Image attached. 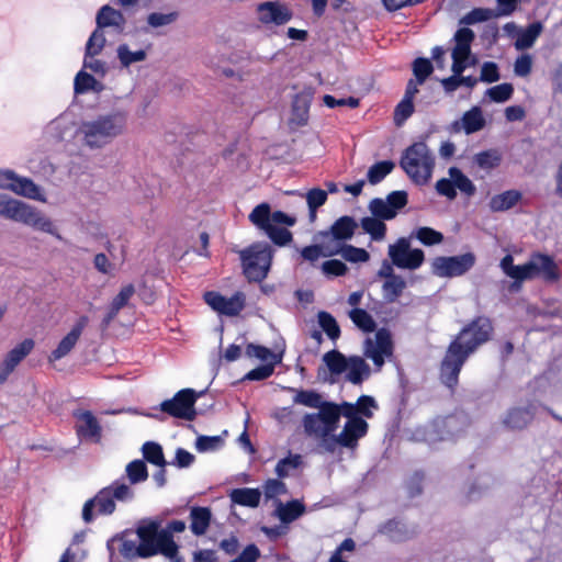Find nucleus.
Here are the masks:
<instances>
[{
    "mask_svg": "<svg viewBox=\"0 0 562 562\" xmlns=\"http://www.w3.org/2000/svg\"><path fill=\"white\" fill-rule=\"evenodd\" d=\"M246 353L249 357H254L261 361H265L267 363H273V366H276L282 361L283 352L273 353L270 349L266 347L250 344L247 346Z\"/></svg>",
    "mask_w": 562,
    "mask_h": 562,
    "instance_id": "nucleus-46",
    "label": "nucleus"
},
{
    "mask_svg": "<svg viewBox=\"0 0 562 562\" xmlns=\"http://www.w3.org/2000/svg\"><path fill=\"white\" fill-rule=\"evenodd\" d=\"M294 403L304 405L311 408L321 409L326 402H323L321 394L315 391H299L294 396Z\"/></svg>",
    "mask_w": 562,
    "mask_h": 562,
    "instance_id": "nucleus-55",
    "label": "nucleus"
},
{
    "mask_svg": "<svg viewBox=\"0 0 562 562\" xmlns=\"http://www.w3.org/2000/svg\"><path fill=\"white\" fill-rule=\"evenodd\" d=\"M369 210L373 216L382 221L392 220L396 216V212L390 206V203L380 198H375L370 202Z\"/></svg>",
    "mask_w": 562,
    "mask_h": 562,
    "instance_id": "nucleus-52",
    "label": "nucleus"
},
{
    "mask_svg": "<svg viewBox=\"0 0 562 562\" xmlns=\"http://www.w3.org/2000/svg\"><path fill=\"white\" fill-rule=\"evenodd\" d=\"M142 451L143 457L149 463L157 465L159 468H164L166 465L162 448L159 443L154 441H147L143 445Z\"/></svg>",
    "mask_w": 562,
    "mask_h": 562,
    "instance_id": "nucleus-47",
    "label": "nucleus"
},
{
    "mask_svg": "<svg viewBox=\"0 0 562 562\" xmlns=\"http://www.w3.org/2000/svg\"><path fill=\"white\" fill-rule=\"evenodd\" d=\"M532 279L541 278L548 282H554L559 278L558 267L554 260L543 254H533L530 256Z\"/></svg>",
    "mask_w": 562,
    "mask_h": 562,
    "instance_id": "nucleus-24",
    "label": "nucleus"
},
{
    "mask_svg": "<svg viewBox=\"0 0 562 562\" xmlns=\"http://www.w3.org/2000/svg\"><path fill=\"white\" fill-rule=\"evenodd\" d=\"M492 324L488 318L479 317L464 327L450 342L440 367V379L452 389L458 383L462 366L477 347L488 340Z\"/></svg>",
    "mask_w": 562,
    "mask_h": 562,
    "instance_id": "nucleus-1",
    "label": "nucleus"
},
{
    "mask_svg": "<svg viewBox=\"0 0 562 562\" xmlns=\"http://www.w3.org/2000/svg\"><path fill=\"white\" fill-rule=\"evenodd\" d=\"M475 263V256L465 252L459 256L437 257L431 262L432 273L440 278H454L467 273Z\"/></svg>",
    "mask_w": 562,
    "mask_h": 562,
    "instance_id": "nucleus-14",
    "label": "nucleus"
},
{
    "mask_svg": "<svg viewBox=\"0 0 562 562\" xmlns=\"http://www.w3.org/2000/svg\"><path fill=\"white\" fill-rule=\"evenodd\" d=\"M257 21L267 29L281 26L292 19L291 9L281 1H266L256 8Z\"/></svg>",
    "mask_w": 562,
    "mask_h": 562,
    "instance_id": "nucleus-17",
    "label": "nucleus"
},
{
    "mask_svg": "<svg viewBox=\"0 0 562 562\" xmlns=\"http://www.w3.org/2000/svg\"><path fill=\"white\" fill-rule=\"evenodd\" d=\"M521 193L517 190H507L491 198L488 206L493 212H503L512 209L520 200Z\"/></svg>",
    "mask_w": 562,
    "mask_h": 562,
    "instance_id": "nucleus-36",
    "label": "nucleus"
},
{
    "mask_svg": "<svg viewBox=\"0 0 562 562\" xmlns=\"http://www.w3.org/2000/svg\"><path fill=\"white\" fill-rule=\"evenodd\" d=\"M274 506V515L283 524H290L305 513V506L299 499H293L286 503L276 499Z\"/></svg>",
    "mask_w": 562,
    "mask_h": 562,
    "instance_id": "nucleus-31",
    "label": "nucleus"
},
{
    "mask_svg": "<svg viewBox=\"0 0 562 562\" xmlns=\"http://www.w3.org/2000/svg\"><path fill=\"white\" fill-rule=\"evenodd\" d=\"M211 510L207 507H192L190 510V529L193 535L202 536L206 532L211 522Z\"/></svg>",
    "mask_w": 562,
    "mask_h": 562,
    "instance_id": "nucleus-33",
    "label": "nucleus"
},
{
    "mask_svg": "<svg viewBox=\"0 0 562 562\" xmlns=\"http://www.w3.org/2000/svg\"><path fill=\"white\" fill-rule=\"evenodd\" d=\"M103 90V85L98 81L92 75L85 70H80L74 80L75 94H85L87 92H100Z\"/></svg>",
    "mask_w": 562,
    "mask_h": 562,
    "instance_id": "nucleus-37",
    "label": "nucleus"
},
{
    "mask_svg": "<svg viewBox=\"0 0 562 562\" xmlns=\"http://www.w3.org/2000/svg\"><path fill=\"white\" fill-rule=\"evenodd\" d=\"M347 422L344 425L339 435L327 440L326 450L333 452L337 445L346 448H355L358 440L366 436L369 425L361 417H346Z\"/></svg>",
    "mask_w": 562,
    "mask_h": 562,
    "instance_id": "nucleus-16",
    "label": "nucleus"
},
{
    "mask_svg": "<svg viewBox=\"0 0 562 562\" xmlns=\"http://www.w3.org/2000/svg\"><path fill=\"white\" fill-rule=\"evenodd\" d=\"M318 324L331 340H337L340 336V328L336 319L327 312H319L317 315Z\"/></svg>",
    "mask_w": 562,
    "mask_h": 562,
    "instance_id": "nucleus-54",
    "label": "nucleus"
},
{
    "mask_svg": "<svg viewBox=\"0 0 562 562\" xmlns=\"http://www.w3.org/2000/svg\"><path fill=\"white\" fill-rule=\"evenodd\" d=\"M405 286L406 283L403 278L400 276L391 277L383 283L384 297L390 302L395 301L402 294Z\"/></svg>",
    "mask_w": 562,
    "mask_h": 562,
    "instance_id": "nucleus-51",
    "label": "nucleus"
},
{
    "mask_svg": "<svg viewBox=\"0 0 562 562\" xmlns=\"http://www.w3.org/2000/svg\"><path fill=\"white\" fill-rule=\"evenodd\" d=\"M363 232L370 235L374 241H381L385 238L386 225L382 220L375 216H366L360 222Z\"/></svg>",
    "mask_w": 562,
    "mask_h": 562,
    "instance_id": "nucleus-39",
    "label": "nucleus"
},
{
    "mask_svg": "<svg viewBox=\"0 0 562 562\" xmlns=\"http://www.w3.org/2000/svg\"><path fill=\"white\" fill-rule=\"evenodd\" d=\"M536 407L530 404L527 407H514L509 409L503 419V424L509 429H524L535 416Z\"/></svg>",
    "mask_w": 562,
    "mask_h": 562,
    "instance_id": "nucleus-27",
    "label": "nucleus"
},
{
    "mask_svg": "<svg viewBox=\"0 0 562 562\" xmlns=\"http://www.w3.org/2000/svg\"><path fill=\"white\" fill-rule=\"evenodd\" d=\"M311 105V95L308 93H299L292 101L291 117L289 123L292 127L303 126L308 121Z\"/></svg>",
    "mask_w": 562,
    "mask_h": 562,
    "instance_id": "nucleus-30",
    "label": "nucleus"
},
{
    "mask_svg": "<svg viewBox=\"0 0 562 562\" xmlns=\"http://www.w3.org/2000/svg\"><path fill=\"white\" fill-rule=\"evenodd\" d=\"M243 271L249 281H262L271 267L272 247L265 241H257L239 251Z\"/></svg>",
    "mask_w": 562,
    "mask_h": 562,
    "instance_id": "nucleus-10",
    "label": "nucleus"
},
{
    "mask_svg": "<svg viewBox=\"0 0 562 562\" xmlns=\"http://www.w3.org/2000/svg\"><path fill=\"white\" fill-rule=\"evenodd\" d=\"M35 341L26 338L7 352L0 363V384H3L16 367L32 352Z\"/></svg>",
    "mask_w": 562,
    "mask_h": 562,
    "instance_id": "nucleus-20",
    "label": "nucleus"
},
{
    "mask_svg": "<svg viewBox=\"0 0 562 562\" xmlns=\"http://www.w3.org/2000/svg\"><path fill=\"white\" fill-rule=\"evenodd\" d=\"M159 540V543H143L139 548V554L143 558L162 554L170 562H184L183 558L179 554V547L173 539H170L168 535L164 533Z\"/></svg>",
    "mask_w": 562,
    "mask_h": 562,
    "instance_id": "nucleus-21",
    "label": "nucleus"
},
{
    "mask_svg": "<svg viewBox=\"0 0 562 562\" xmlns=\"http://www.w3.org/2000/svg\"><path fill=\"white\" fill-rule=\"evenodd\" d=\"M202 394L203 392L198 393L193 389H182L172 398L164 401L160 409L172 417L193 420L196 415L194 405Z\"/></svg>",
    "mask_w": 562,
    "mask_h": 562,
    "instance_id": "nucleus-12",
    "label": "nucleus"
},
{
    "mask_svg": "<svg viewBox=\"0 0 562 562\" xmlns=\"http://www.w3.org/2000/svg\"><path fill=\"white\" fill-rule=\"evenodd\" d=\"M341 412L338 404L325 403L318 413L306 414L303 417V427L308 436L322 440L326 449L327 440L334 438L333 432L337 429Z\"/></svg>",
    "mask_w": 562,
    "mask_h": 562,
    "instance_id": "nucleus-9",
    "label": "nucleus"
},
{
    "mask_svg": "<svg viewBox=\"0 0 562 562\" xmlns=\"http://www.w3.org/2000/svg\"><path fill=\"white\" fill-rule=\"evenodd\" d=\"M335 250H337L345 260L352 263L367 262L370 259V255L366 249L352 245H344Z\"/></svg>",
    "mask_w": 562,
    "mask_h": 562,
    "instance_id": "nucleus-50",
    "label": "nucleus"
},
{
    "mask_svg": "<svg viewBox=\"0 0 562 562\" xmlns=\"http://www.w3.org/2000/svg\"><path fill=\"white\" fill-rule=\"evenodd\" d=\"M394 168V162L390 160L379 161L372 165L367 173V178L369 183L378 184L381 182L387 175L392 172Z\"/></svg>",
    "mask_w": 562,
    "mask_h": 562,
    "instance_id": "nucleus-48",
    "label": "nucleus"
},
{
    "mask_svg": "<svg viewBox=\"0 0 562 562\" xmlns=\"http://www.w3.org/2000/svg\"><path fill=\"white\" fill-rule=\"evenodd\" d=\"M357 228V222L351 216H341L330 227L329 232L323 233L324 236L331 235L337 240L350 239Z\"/></svg>",
    "mask_w": 562,
    "mask_h": 562,
    "instance_id": "nucleus-32",
    "label": "nucleus"
},
{
    "mask_svg": "<svg viewBox=\"0 0 562 562\" xmlns=\"http://www.w3.org/2000/svg\"><path fill=\"white\" fill-rule=\"evenodd\" d=\"M76 431L81 440L98 442L101 438V426L95 416L89 411H77Z\"/></svg>",
    "mask_w": 562,
    "mask_h": 562,
    "instance_id": "nucleus-22",
    "label": "nucleus"
},
{
    "mask_svg": "<svg viewBox=\"0 0 562 562\" xmlns=\"http://www.w3.org/2000/svg\"><path fill=\"white\" fill-rule=\"evenodd\" d=\"M473 161L483 170H492L499 166L502 155L497 149L483 150L474 155Z\"/></svg>",
    "mask_w": 562,
    "mask_h": 562,
    "instance_id": "nucleus-42",
    "label": "nucleus"
},
{
    "mask_svg": "<svg viewBox=\"0 0 562 562\" xmlns=\"http://www.w3.org/2000/svg\"><path fill=\"white\" fill-rule=\"evenodd\" d=\"M127 120V111L113 110L82 120L76 134L85 146L91 149H100L125 133Z\"/></svg>",
    "mask_w": 562,
    "mask_h": 562,
    "instance_id": "nucleus-2",
    "label": "nucleus"
},
{
    "mask_svg": "<svg viewBox=\"0 0 562 562\" xmlns=\"http://www.w3.org/2000/svg\"><path fill=\"white\" fill-rule=\"evenodd\" d=\"M133 498V488L124 482L115 481L86 502L82 508V518L86 522H90L93 519V509L100 515H111L116 508V501L127 503Z\"/></svg>",
    "mask_w": 562,
    "mask_h": 562,
    "instance_id": "nucleus-7",
    "label": "nucleus"
},
{
    "mask_svg": "<svg viewBox=\"0 0 562 562\" xmlns=\"http://www.w3.org/2000/svg\"><path fill=\"white\" fill-rule=\"evenodd\" d=\"M453 40L456 43L451 53L453 75L440 80L447 93H451L460 87V75L475 63L474 57L471 55L474 32L468 27L459 29Z\"/></svg>",
    "mask_w": 562,
    "mask_h": 562,
    "instance_id": "nucleus-6",
    "label": "nucleus"
},
{
    "mask_svg": "<svg viewBox=\"0 0 562 562\" xmlns=\"http://www.w3.org/2000/svg\"><path fill=\"white\" fill-rule=\"evenodd\" d=\"M499 267L506 277L513 279L515 283L532 279L530 259L524 265H514L513 256L506 255L501 260Z\"/></svg>",
    "mask_w": 562,
    "mask_h": 562,
    "instance_id": "nucleus-29",
    "label": "nucleus"
},
{
    "mask_svg": "<svg viewBox=\"0 0 562 562\" xmlns=\"http://www.w3.org/2000/svg\"><path fill=\"white\" fill-rule=\"evenodd\" d=\"M363 355L370 359L378 371L381 370L385 360L393 356V340L391 333L385 329H379L373 338H367L363 345Z\"/></svg>",
    "mask_w": 562,
    "mask_h": 562,
    "instance_id": "nucleus-13",
    "label": "nucleus"
},
{
    "mask_svg": "<svg viewBox=\"0 0 562 562\" xmlns=\"http://www.w3.org/2000/svg\"><path fill=\"white\" fill-rule=\"evenodd\" d=\"M0 216L36 231L47 233L58 240L63 237L50 218L35 206L0 192Z\"/></svg>",
    "mask_w": 562,
    "mask_h": 562,
    "instance_id": "nucleus-4",
    "label": "nucleus"
},
{
    "mask_svg": "<svg viewBox=\"0 0 562 562\" xmlns=\"http://www.w3.org/2000/svg\"><path fill=\"white\" fill-rule=\"evenodd\" d=\"M412 236L426 246L437 245L443 240V235L430 227H419Z\"/></svg>",
    "mask_w": 562,
    "mask_h": 562,
    "instance_id": "nucleus-57",
    "label": "nucleus"
},
{
    "mask_svg": "<svg viewBox=\"0 0 562 562\" xmlns=\"http://www.w3.org/2000/svg\"><path fill=\"white\" fill-rule=\"evenodd\" d=\"M349 317L352 323L364 333H371L375 328L372 316L362 308H352L349 312Z\"/></svg>",
    "mask_w": 562,
    "mask_h": 562,
    "instance_id": "nucleus-49",
    "label": "nucleus"
},
{
    "mask_svg": "<svg viewBox=\"0 0 562 562\" xmlns=\"http://www.w3.org/2000/svg\"><path fill=\"white\" fill-rule=\"evenodd\" d=\"M448 175L452 179L456 190L458 189L469 196L475 193V186L459 168L450 167Z\"/></svg>",
    "mask_w": 562,
    "mask_h": 562,
    "instance_id": "nucleus-43",
    "label": "nucleus"
},
{
    "mask_svg": "<svg viewBox=\"0 0 562 562\" xmlns=\"http://www.w3.org/2000/svg\"><path fill=\"white\" fill-rule=\"evenodd\" d=\"M87 324L88 317L81 316L71 330L59 341L57 348L52 351L49 361H57L67 356L76 346Z\"/></svg>",
    "mask_w": 562,
    "mask_h": 562,
    "instance_id": "nucleus-25",
    "label": "nucleus"
},
{
    "mask_svg": "<svg viewBox=\"0 0 562 562\" xmlns=\"http://www.w3.org/2000/svg\"><path fill=\"white\" fill-rule=\"evenodd\" d=\"M105 45V36L102 30L98 29L91 34L86 45V55H98Z\"/></svg>",
    "mask_w": 562,
    "mask_h": 562,
    "instance_id": "nucleus-63",
    "label": "nucleus"
},
{
    "mask_svg": "<svg viewBox=\"0 0 562 562\" xmlns=\"http://www.w3.org/2000/svg\"><path fill=\"white\" fill-rule=\"evenodd\" d=\"M338 254L337 250L329 249L326 246L311 245L301 250V256L307 261H316L319 257H328Z\"/></svg>",
    "mask_w": 562,
    "mask_h": 562,
    "instance_id": "nucleus-61",
    "label": "nucleus"
},
{
    "mask_svg": "<svg viewBox=\"0 0 562 562\" xmlns=\"http://www.w3.org/2000/svg\"><path fill=\"white\" fill-rule=\"evenodd\" d=\"M184 529L186 522L182 520H172L165 529H161L160 524L156 520H146L138 525L136 533L143 538L144 543H159L164 533L173 539L175 532H182Z\"/></svg>",
    "mask_w": 562,
    "mask_h": 562,
    "instance_id": "nucleus-18",
    "label": "nucleus"
},
{
    "mask_svg": "<svg viewBox=\"0 0 562 562\" xmlns=\"http://www.w3.org/2000/svg\"><path fill=\"white\" fill-rule=\"evenodd\" d=\"M70 117L68 115H60L59 117L52 121L47 126V133L56 138H64L65 132L70 128Z\"/></svg>",
    "mask_w": 562,
    "mask_h": 562,
    "instance_id": "nucleus-62",
    "label": "nucleus"
},
{
    "mask_svg": "<svg viewBox=\"0 0 562 562\" xmlns=\"http://www.w3.org/2000/svg\"><path fill=\"white\" fill-rule=\"evenodd\" d=\"M496 16V13L492 9L475 8L467 13L461 20V24L472 25L480 22H485Z\"/></svg>",
    "mask_w": 562,
    "mask_h": 562,
    "instance_id": "nucleus-56",
    "label": "nucleus"
},
{
    "mask_svg": "<svg viewBox=\"0 0 562 562\" xmlns=\"http://www.w3.org/2000/svg\"><path fill=\"white\" fill-rule=\"evenodd\" d=\"M401 166L414 183L424 186L431 179L435 157L425 143L418 142L405 150Z\"/></svg>",
    "mask_w": 562,
    "mask_h": 562,
    "instance_id": "nucleus-8",
    "label": "nucleus"
},
{
    "mask_svg": "<svg viewBox=\"0 0 562 562\" xmlns=\"http://www.w3.org/2000/svg\"><path fill=\"white\" fill-rule=\"evenodd\" d=\"M116 53L123 67H130L133 64L144 61L147 57L145 49L132 50L127 44L119 45Z\"/></svg>",
    "mask_w": 562,
    "mask_h": 562,
    "instance_id": "nucleus-41",
    "label": "nucleus"
},
{
    "mask_svg": "<svg viewBox=\"0 0 562 562\" xmlns=\"http://www.w3.org/2000/svg\"><path fill=\"white\" fill-rule=\"evenodd\" d=\"M389 256L394 266L408 270L418 269L425 259L424 251L418 248L412 249L406 238H400L395 244L390 245Z\"/></svg>",
    "mask_w": 562,
    "mask_h": 562,
    "instance_id": "nucleus-15",
    "label": "nucleus"
},
{
    "mask_svg": "<svg viewBox=\"0 0 562 562\" xmlns=\"http://www.w3.org/2000/svg\"><path fill=\"white\" fill-rule=\"evenodd\" d=\"M229 497L234 504L256 508L260 503L261 492L258 488H235L231 492Z\"/></svg>",
    "mask_w": 562,
    "mask_h": 562,
    "instance_id": "nucleus-34",
    "label": "nucleus"
},
{
    "mask_svg": "<svg viewBox=\"0 0 562 562\" xmlns=\"http://www.w3.org/2000/svg\"><path fill=\"white\" fill-rule=\"evenodd\" d=\"M204 300L212 310L227 316L237 315L245 306V295L241 292L226 297L218 292L210 291L204 294Z\"/></svg>",
    "mask_w": 562,
    "mask_h": 562,
    "instance_id": "nucleus-19",
    "label": "nucleus"
},
{
    "mask_svg": "<svg viewBox=\"0 0 562 562\" xmlns=\"http://www.w3.org/2000/svg\"><path fill=\"white\" fill-rule=\"evenodd\" d=\"M126 475L131 484L144 482L148 477L147 468L144 461L134 460L126 465Z\"/></svg>",
    "mask_w": 562,
    "mask_h": 562,
    "instance_id": "nucleus-53",
    "label": "nucleus"
},
{
    "mask_svg": "<svg viewBox=\"0 0 562 562\" xmlns=\"http://www.w3.org/2000/svg\"><path fill=\"white\" fill-rule=\"evenodd\" d=\"M414 78L418 80V82H425L426 79L432 74L434 66L428 58H416L412 65Z\"/></svg>",
    "mask_w": 562,
    "mask_h": 562,
    "instance_id": "nucleus-59",
    "label": "nucleus"
},
{
    "mask_svg": "<svg viewBox=\"0 0 562 562\" xmlns=\"http://www.w3.org/2000/svg\"><path fill=\"white\" fill-rule=\"evenodd\" d=\"M302 456L290 453L285 458L278 461L276 465V474L279 477H286L293 471L297 470L302 465Z\"/></svg>",
    "mask_w": 562,
    "mask_h": 562,
    "instance_id": "nucleus-45",
    "label": "nucleus"
},
{
    "mask_svg": "<svg viewBox=\"0 0 562 562\" xmlns=\"http://www.w3.org/2000/svg\"><path fill=\"white\" fill-rule=\"evenodd\" d=\"M125 24L123 14L110 5H103L97 15L98 29L114 26L122 30Z\"/></svg>",
    "mask_w": 562,
    "mask_h": 562,
    "instance_id": "nucleus-35",
    "label": "nucleus"
},
{
    "mask_svg": "<svg viewBox=\"0 0 562 562\" xmlns=\"http://www.w3.org/2000/svg\"><path fill=\"white\" fill-rule=\"evenodd\" d=\"M0 190L10 191L15 195L43 203L47 201L42 187L31 178L20 176L8 168H0Z\"/></svg>",
    "mask_w": 562,
    "mask_h": 562,
    "instance_id": "nucleus-11",
    "label": "nucleus"
},
{
    "mask_svg": "<svg viewBox=\"0 0 562 562\" xmlns=\"http://www.w3.org/2000/svg\"><path fill=\"white\" fill-rule=\"evenodd\" d=\"M485 125V119L479 106H473L467 111L460 121H454L450 125L453 133L463 131L467 135L481 131Z\"/></svg>",
    "mask_w": 562,
    "mask_h": 562,
    "instance_id": "nucleus-26",
    "label": "nucleus"
},
{
    "mask_svg": "<svg viewBox=\"0 0 562 562\" xmlns=\"http://www.w3.org/2000/svg\"><path fill=\"white\" fill-rule=\"evenodd\" d=\"M224 446L222 436H199L195 440V449L199 452L220 450Z\"/></svg>",
    "mask_w": 562,
    "mask_h": 562,
    "instance_id": "nucleus-58",
    "label": "nucleus"
},
{
    "mask_svg": "<svg viewBox=\"0 0 562 562\" xmlns=\"http://www.w3.org/2000/svg\"><path fill=\"white\" fill-rule=\"evenodd\" d=\"M286 485L277 479H270L263 484V494L267 499H277L278 496L286 494Z\"/></svg>",
    "mask_w": 562,
    "mask_h": 562,
    "instance_id": "nucleus-64",
    "label": "nucleus"
},
{
    "mask_svg": "<svg viewBox=\"0 0 562 562\" xmlns=\"http://www.w3.org/2000/svg\"><path fill=\"white\" fill-rule=\"evenodd\" d=\"M344 417L371 418L378 409L376 401L370 395H361L356 403L342 402L338 404Z\"/></svg>",
    "mask_w": 562,
    "mask_h": 562,
    "instance_id": "nucleus-23",
    "label": "nucleus"
},
{
    "mask_svg": "<svg viewBox=\"0 0 562 562\" xmlns=\"http://www.w3.org/2000/svg\"><path fill=\"white\" fill-rule=\"evenodd\" d=\"M514 88L510 83H501L486 90L485 94L494 102L502 103L509 100Z\"/></svg>",
    "mask_w": 562,
    "mask_h": 562,
    "instance_id": "nucleus-60",
    "label": "nucleus"
},
{
    "mask_svg": "<svg viewBox=\"0 0 562 562\" xmlns=\"http://www.w3.org/2000/svg\"><path fill=\"white\" fill-rule=\"evenodd\" d=\"M448 175L452 179L456 190L458 189L469 196L475 193V186L459 168L450 167Z\"/></svg>",
    "mask_w": 562,
    "mask_h": 562,
    "instance_id": "nucleus-44",
    "label": "nucleus"
},
{
    "mask_svg": "<svg viewBox=\"0 0 562 562\" xmlns=\"http://www.w3.org/2000/svg\"><path fill=\"white\" fill-rule=\"evenodd\" d=\"M542 25L539 22L530 24L527 29L520 31L517 35L515 47L517 49H527L533 45L541 34Z\"/></svg>",
    "mask_w": 562,
    "mask_h": 562,
    "instance_id": "nucleus-40",
    "label": "nucleus"
},
{
    "mask_svg": "<svg viewBox=\"0 0 562 562\" xmlns=\"http://www.w3.org/2000/svg\"><path fill=\"white\" fill-rule=\"evenodd\" d=\"M458 423L456 416H450L441 420H436L434 424L427 426L423 439L432 443L438 439L443 440L452 436V429H454Z\"/></svg>",
    "mask_w": 562,
    "mask_h": 562,
    "instance_id": "nucleus-28",
    "label": "nucleus"
},
{
    "mask_svg": "<svg viewBox=\"0 0 562 562\" xmlns=\"http://www.w3.org/2000/svg\"><path fill=\"white\" fill-rule=\"evenodd\" d=\"M322 361L324 367L318 369V378L330 384L337 383L344 376L345 381L359 385L371 374V369L363 358L346 357L336 349L325 352Z\"/></svg>",
    "mask_w": 562,
    "mask_h": 562,
    "instance_id": "nucleus-3",
    "label": "nucleus"
},
{
    "mask_svg": "<svg viewBox=\"0 0 562 562\" xmlns=\"http://www.w3.org/2000/svg\"><path fill=\"white\" fill-rule=\"evenodd\" d=\"M248 217L251 224L262 231L274 245L283 247L292 241L293 235L288 227L295 225V216L282 211L271 212L270 205L263 202L258 204Z\"/></svg>",
    "mask_w": 562,
    "mask_h": 562,
    "instance_id": "nucleus-5",
    "label": "nucleus"
},
{
    "mask_svg": "<svg viewBox=\"0 0 562 562\" xmlns=\"http://www.w3.org/2000/svg\"><path fill=\"white\" fill-rule=\"evenodd\" d=\"M134 293L135 288L133 284H126L122 286L117 295L112 300L110 304L109 313L105 318L106 323H110L117 315L120 310L128 303Z\"/></svg>",
    "mask_w": 562,
    "mask_h": 562,
    "instance_id": "nucleus-38",
    "label": "nucleus"
}]
</instances>
